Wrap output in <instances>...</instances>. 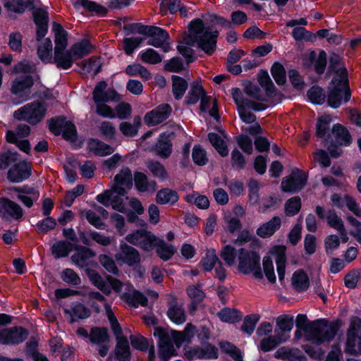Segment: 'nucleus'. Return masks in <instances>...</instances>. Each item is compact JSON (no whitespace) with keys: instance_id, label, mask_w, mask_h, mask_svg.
<instances>
[{"instance_id":"nucleus-36","label":"nucleus","mask_w":361,"mask_h":361,"mask_svg":"<svg viewBox=\"0 0 361 361\" xmlns=\"http://www.w3.org/2000/svg\"><path fill=\"white\" fill-rule=\"evenodd\" d=\"M166 314L170 320L176 324H182L186 321L185 310L176 300L170 302Z\"/></svg>"},{"instance_id":"nucleus-8","label":"nucleus","mask_w":361,"mask_h":361,"mask_svg":"<svg viewBox=\"0 0 361 361\" xmlns=\"http://www.w3.org/2000/svg\"><path fill=\"white\" fill-rule=\"evenodd\" d=\"M29 335L27 329L15 326L0 331V343L3 345H18L25 341Z\"/></svg>"},{"instance_id":"nucleus-63","label":"nucleus","mask_w":361,"mask_h":361,"mask_svg":"<svg viewBox=\"0 0 361 361\" xmlns=\"http://www.w3.org/2000/svg\"><path fill=\"white\" fill-rule=\"evenodd\" d=\"M247 187L249 201L252 204L255 205L259 200V184L257 180L251 178L247 183Z\"/></svg>"},{"instance_id":"nucleus-12","label":"nucleus","mask_w":361,"mask_h":361,"mask_svg":"<svg viewBox=\"0 0 361 361\" xmlns=\"http://www.w3.org/2000/svg\"><path fill=\"white\" fill-rule=\"evenodd\" d=\"M260 256L255 251H248L245 248L238 250V270L244 274H250L253 267L259 264Z\"/></svg>"},{"instance_id":"nucleus-34","label":"nucleus","mask_w":361,"mask_h":361,"mask_svg":"<svg viewBox=\"0 0 361 361\" xmlns=\"http://www.w3.org/2000/svg\"><path fill=\"white\" fill-rule=\"evenodd\" d=\"M64 312L71 315L70 323L71 324L78 319H85L91 314L90 309L81 302H77L71 310H64Z\"/></svg>"},{"instance_id":"nucleus-32","label":"nucleus","mask_w":361,"mask_h":361,"mask_svg":"<svg viewBox=\"0 0 361 361\" xmlns=\"http://www.w3.org/2000/svg\"><path fill=\"white\" fill-rule=\"evenodd\" d=\"M292 285L295 291L302 293L310 286V279L306 272L302 269L295 271L292 276Z\"/></svg>"},{"instance_id":"nucleus-30","label":"nucleus","mask_w":361,"mask_h":361,"mask_svg":"<svg viewBox=\"0 0 361 361\" xmlns=\"http://www.w3.org/2000/svg\"><path fill=\"white\" fill-rule=\"evenodd\" d=\"M74 245L68 240H58L51 247V254L56 259L67 257L73 250Z\"/></svg>"},{"instance_id":"nucleus-62","label":"nucleus","mask_w":361,"mask_h":361,"mask_svg":"<svg viewBox=\"0 0 361 361\" xmlns=\"http://www.w3.org/2000/svg\"><path fill=\"white\" fill-rule=\"evenodd\" d=\"M61 279L66 283L78 286L81 283V279L78 274L72 269H64L61 274Z\"/></svg>"},{"instance_id":"nucleus-23","label":"nucleus","mask_w":361,"mask_h":361,"mask_svg":"<svg viewBox=\"0 0 361 361\" xmlns=\"http://www.w3.org/2000/svg\"><path fill=\"white\" fill-rule=\"evenodd\" d=\"M73 7L77 10L82 7L86 11L98 17H106L109 12L105 6L90 0H77L73 3Z\"/></svg>"},{"instance_id":"nucleus-25","label":"nucleus","mask_w":361,"mask_h":361,"mask_svg":"<svg viewBox=\"0 0 361 361\" xmlns=\"http://www.w3.org/2000/svg\"><path fill=\"white\" fill-rule=\"evenodd\" d=\"M281 219L279 216H274L269 221L261 224L256 231V234L262 238L272 236L281 227Z\"/></svg>"},{"instance_id":"nucleus-60","label":"nucleus","mask_w":361,"mask_h":361,"mask_svg":"<svg viewBox=\"0 0 361 361\" xmlns=\"http://www.w3.org/2000/svg\"><path fill=\"white\" fill-rule=\"evenodd\" d=\"M294 324L293 317L289 314L281 315L276 320V326L281 330L283 335L285 332H290Z\"/></svg>"},{"instance_id":"nucleus-54","label":"nucleus","mask_w":361,"mask_h":361,"mask_svg":"<svg viewBox=\"0 0 361 361\" xmlns=\"http://www.w3.org/2000/svg\"><path fill=\"white\" fill-rule=\"evenodd\" d=\"M130 341L133 348L142 352H147L151 346V340L142 335H131Z\"/></svg>"},{"instance_id":"nucleus-49","label":"nucleus","mask_w":361,"mask_h":361,"mask_svg":"<svg viewBox=\"0 0 361 361\" xmlns=\"http://www.w3.org/2000/svg\"><path fill=\"white\" fill-rule=\"evenodd\" d=\"M259 319L260 317L257 314L246 315L244 317L240 330L248 336H251L253 334Z\"/></svg>"},{"instance_id":"nucleus-55","label":"nucleus","mask_w":361,"mask_h":361,"mask_svg":"<svg viewBox=\"0 0 361 361\" xmlns=\"http://www.w3.org/2000/svg\"><path fill=\"white\" fill-rule=\"evenodd\" d=\"M361 280V268L350 270L344 277V285L349 289H355Z\"/></svg>"},{"instance_id":"nucleus-3","label":"nucleus","mask_w":361,"mask_h":361,"mask_svg":"<svg viewBox=\"0 0 361 361\" xmlns=\"http://www.w3.org/2000/svg\"><path fill=\"white\" fill-rule=\"evenodd\" d=\"M352 96L349 77H333L327 87V104L334 109L348 103Z\"/></svg>"},{"instance_id":"nucleus-2","label":"nucleus","mask_w":361,"mask_h":361,"mask_svg":"<svg viewBox=\"0 0 361 361\" xmlns=\"http://www.w3.org/2000/svg\"><path fill=\"white\" fill-rule=\"evenodd\" d=\"M190 35L185 42L190 47L195 44L199 50L207 55L212 56L217 47V40L219 35L218 30H212L211 26H206L200 18L192 20L188 26Z\"/></svg>"},{"instance_id":"nucleus-45","label":"nucleus","mask_w":361,"mask_h":361,"mask_svg":"<svg viewBox=\"0 0 361 361\" xmlns=\"http://www.w3.org/2000/svg\"><path fill=\"white\" fill-rule=\"evenodd\" d=\"M221 262L216 254L214 249L208 250L205 256L202 258L200 264L205 272L211 271L214 266Z\"/></svg>"},{"instance_id":"nucleus-61","label":"nucleus","mask_w":361,"mask_h":361,"mask_svg":"<svg viewBox=\"0 0 361 361\" xmlns=\"http://www.w3.org/2000/svg\"><path fill=\"white\" fill-rule=\"evenodd\" d=\"M143 42L140 37H126L123 39V50L126 55L131 56L136 48L139 47Z\"/></svg>"},{"instance_id":"nucleus-13","label":"nucleus","mask_w":361,"mask_h":361,"mask_svg":"<svg viewBox=\"0 0 361 361\" xmlns=\"http://www.w3.org/2000/svg\"><path fill=\"white\" fill-rule=\"evenodd\" d=\"M303 65L310 68L314 67V72L321 75L324 73L327 65V54L321 49L317 56V53L314 50H310L308 55L302 59Z\"/></svg>"},{"instance_id":"nucleus-4","label":"nucleus","mask_w":361,"mask_h":361,"mask_svg":"<svg viewBox=\"0 0 361 361\" xmlns=\"http://www.w3.org/2000/svg\"><path fill=\"white\" fill-rule=\"evenodd\" d=\"M47 110L44 103L34 101L15 111L13 116L18 121H25L31 126H37L45 117Z\"/></svg>"},{"instance_id":"nucleus-33","label":"nucleus","mask_w":361,"mask_h":361,"mask_svg":"<svg viewBox=\"0 0 361 361\" xmlns=\"http://www.w3.org/2000/svg\"><path fill=\"white\" fill-rule=\"evenodd\" d=\"M258 82L264 89L268 97H274L278 94V90L271 80L267 71L261 70L258 74Z\"/></svg>"},{"instance_id":"nucleus-51","label":"nucleus","mask_w":361,"mask_h":361,"mask_svg":"<svg viewBox=\"0 0 361 361\" xmlns=\"http://www.w3.org/2000/svg\"><path fill=\"white\" fill-rule=\"evenodd\" d=\"M140 59L149 64H157L161 62L162 56L156 50L148 48L139 54Z\"/></svg>"},{"instance_id":"nucleus-10","label":"nucleus","mask_w":361,"mask_h":361,"mask_svg":"<svg viewBox=\"0 0 361 361\" xmlns=\"http://www.w3.org/2000/svg\"><path fill=\"white\" fill-rule=\"evenodd\" d=\"M116 259L130 267L140 264L141 262L140 254L137 249L128 245L123 240L120 243V250L115 255Z\"/></svg>"},{"instance_id":"nucleus-5","label":"nucleus","mask_w":361,"mask_h":361,"mask_svg":"<svg viewBox=\"0 0 361 361\" xmlns=\"http://www.w3.org/2000/svg\"><path fill=\"white\" fill-rule=\"evenodd\" d=\"M331 132L334 135L335 140L330 138L326 148L331 157L337 159L343 153L341 147H349L353 142V138L347 128L341 123L334 124Z\"/></svg>"},{"instance_id":"nucleus-50","label":"nucleus","mask_w":361,"mask_h":361,"mask_svg":"<svg viewBox=\"0 0 361 361\" xmlns=\"http://www.w3.org/2000/svg\"><path fill=\"white\" fill-rule=\"evenodd\" d=\"M125 73L129 76H136L140 75L146 80L151 78L150 72L145 66L140 63H133L128 65L126 68Z\"/></svg>"},{"instance_id":"nucleus-9","label":"nucleus","mask_w":361,"mask_h":361,"mask_svg":"<svg viewBox=\"0 0 361 361\" xmlns=\"http://www.w3.org/2000/svg\"><path fill=\"white\" fill-rule=\"evenodd\" d=\"M358 333H361V319L358 317H354L350 324L347 331V338L345 345L344 352L352 356H357V351L355 348Z\"/></svg>"},{"instance_id":"nucleus-21","label":"nucleus","mask_w":361,"mask_h":361,"mask_svg":"<svg viewBox=\"0 0 361 361\" xmlns=\"http://www.w3.org/2000/svg\"><path fill=\"white\" fill-rule=\"evenodd\" d=\"M333 73L334 74L333 77L336 78H341L342 75L349 77L343 57L336 52H331L329 55L326 72L327 75Z\"/></svg>"},{"instance_id":"nucleus-26","label":"nucleus","mask_w":361,"mask_h":361,"mask_svg":"<svg viewBox=\"0 0 361 361\" xmlns=\"http://www.w3.org/2000/svg\"><path fill=\"white\" fill-rule=\"evenodd\" d=\"M8 12L23 14L27 8H34V0H1Z\"/></svg>"},{"instance_id":"nucleus-24","label":"nucleus","mask_w":361,"mask_h":361,"mask_svg":"<svg viewBox=\"0 0 361 361\" xmlns=\"http://www.w3.org/2000/svg\"><path fill=\"white\" fill-rule=\"evenodd\" d=\"M75 60L70 49H63L54 52L52 63L59 69L68 70L72 67Z\"/></svg>"},{"instance_id":"nucleus-38","label":"nucleus","mask_w":361,"mask_h":361,"mask_svg":"<svg viewBox=\"0 0 361 361\" xmlns=\"http://www.w3.org/2000/svg\"><path fill=\"white\" fill-rule=\"evenodd\" d=\"M172 92L176 100H180L188 88L187 80L176 75L171 76Z\"/></svg>"},{"instance_id":"nucleus-22","label":"nucleus","mask_w":361,"mask_h":361,"mask_svg":"<svg viewBox=\"0 0 361 361\" xmlns=\"http://www.w3.org/2000/svg\"><path fill=\"white\" fill-rule=\"evenodd\" d=\"M121 300L130 307L137 308L140 305L147 307L148 299L141 291L134 289L131 293L124 292L121 295Z\"/></svg>"},{"instance_id":"nucleus-7","label":"nucleus","mask_w":361,"mask_h":361,"mask_svg":"<svg viewBox=\"0 0 361 361\" xmlns=\"http://www.w3.org/2000/svg\"><path fill=\"white\" fill-rule=\"evenodd\" d=\"M307 178L300 169H293L286 179L281 181V189L285 192L295 193L300 192L307 184Z\"/></svg>"},{"instance_id":"nucleus-28","label":"nucleus","mask_w":361,"mask_h":361,"mask_svg":"<svg viewBox=\"0 0 361 361\" xmlns=\"http://www.w3.org/2000/svg\"><path fill=\"white\" fill-rule=\"evenodd\" d=\"M114 359L117 361H130L132 353L127 338L116 341V345L113 350Z\"/></svg>"},{"instance_id":"nucleus-6","label":"nucleus","mask_w":361,"mask_h":361,"mask_svg":"<svg viewBox=\"0 0 361 361\" xmlns=\"http://www.w3.org/2000/svg\"><path fill=\"white\" fill-rule=\"evenodd\" d=\"M49 131L55 136L62 135L65 140L75 142L78 137L75 124L68 121L64 116H58L49 118L47 121Z\"/></svg>"},{"instance_id":"nucleus-64","label":"nucleus","mask_w":361,"mask_h":361,"mask_svg":"<svg viewBox=\"0 0 361 361\" xmlns=\"http://www.w3.org/2000/svg\"><path fill=\"white\" fill-rule=\"evenodd\" d=\"M99 262L101 265L109 273L114 275H118L119 270L114 262V260L109 255L101 254L99 257Z\"/></svg>"},{"instance_id":"nucleus-44","label":"nucleus","mask_w":361,"mask_h":361,"mask_svg":"<svg viewBox=\"0 0 361 361\" xmlns=\"http://www.w3.org/2000/svg\"><path fill=\"white\" fill-rule=\"evenodd\" d=\"M287 338H283V335H277L276 337L269 336L260 341V350L267 353L276 348L280 343L286 342Z\"/></svg>"},{"instance_id":"nucleus-18","label":"nucleus","mask_w":361,"mask_h":361,"mask_svg":"<svg viewBox=\"0 0 361 361\" xmlns=\"http://www.w3.org/2000/svg\"><path fill=\"white\" fill-rule=\"evenodd\" d=\"M115 185L113 188V192L117 193V196H125L127 193L126 189L123 188L126 186L127 189H131L133 187V176L130 169L126 167L121 169L119 173L114 177Z\"/></svg>"},{"instance_id":"nucleus-53","label":"nucleus","mask_w":361,"mask_h":361,"mask_svg":"<svg viewBox=\"0 0 361 361\" xmlns=\"http://www.w3.org/2000/svg\"><path fill=\"white\" fill-rule=\"evenodd\" d=\"M109 339L107 329L105 327H93L90 331V340L93 343L107 342Z\"/></svg>"},{"instance_id":"nucleus-35","label":"nucleus","mask_w":361,"mask_h":361,"mask_svg":"<svg viewBox=\"0 0 361 361\" xmlns=\"http://www.w3.org/2000/svg\"><path fill=\"white\" fill-rule=\"evenodd\" d=\"M179 200L178 192L169 188L159 190L156 195V202L159 204L174 205Z\"/></svg>"},{"instance_id":"nucleus-47","label":"nucleus","mask_w":361,"mask_h":361,"mask_svg":"<svg viewBox=\"0 0 361 361\" xmlns=\"http://www.w3.org/2000/svg\"><path fill=\"white\" fill-rule=\"evenodd\" d=\"M221 350L228 355L235 361H243V356L241 350L233 343L228 341L219 343Z\"/></svg>"},{"instance_id":"nucleus-20","label":"nucleus","mask_w":361,"mask_h":361,"mask_svg":"<svg viewBox=\"0 0 361 361\" xmlns=\"http://www.w3.org/2000/svg\"><path fill=\"white\" fill-rule=\"evenodd\" d=\"M145 36L149 37L147 44L156 48L161 47L170 38L166 30L154 25H148Z\"/></svg>"},{"instance_id":"nucleus-19","label":"nucleus","mask_w":361,"mask_h":361,"mask_svg":"<svg viewBox=\"0 0 361 361\" xmlns=\"http://www.w3.org/2000/svg\"><path fill=\"white\" fill-rule=\"evenodd\" d=\"M171 135H173V133L163 132L160 133L157 142L153 147V150L161 159H168L172 153Z\"/></svg>"},{"instance_id":"nucleus-43","label":"nucleus","mask_w":361,"mask_h":361,"mask_svg":"<svg viewBox=\"0 0 361 361\" xmlns=\"http://www.w3.org/2000/svg\"><path fill=\"white\" fill-rule=\"evenodd\" d=\"M146 166L154 178H158L161 180H164L168 178L167 171L160 161L149 160L146 163Z\"/></svg>"},{"instance_id":"nucleus-52","label":"nucleus","mask_w":361,"mask_h":361,"mask_svg":"<svg viewBox=\"0 0 361 361\" xmlns=\"http://www.w3.org/2000/svg\"><path fill=\"white\" fill-rule=\"evenodd\" d=\"M302 202L299 196H294L288 199L285 203V213L288 216H293L301 209Z\"/></svg>"},{"instance_id":"nucleus-31","label":"nucleus","mask_w":361,"mask_h":361,"mask_svg":"<svg viewBox=\"0 0 361 361\" xmlns=\"http://www.w3.org/2000/svg\"><path fill=\"white\" fill-rule=\"evenodd\" d=\"M204 88L201 84L200 81H193L190 85V89L186 95L184 103L187 106H192L196 104L200 98L204 94Z\"/></svg>"},{"instance_id":"nucleus-17","label":"nucleus","mask_w":361,"mask_h":361,"mask_svg":"<svg viewBox=\"0 0 361 361\" xmlns=\"http://www.w3.org/2000/svg\"><path fill=\"white\" fill-rule=\"evenodd\" d=\"M23 216V210L18 204L6 197L0 199V217L1 219L20 220Z\"/></svg>"},{"instance_id":"nucleus-16","label":"nucleus","mask_w":361,"mask_h":361,"mask_svg":"<svg viewBox=\"0 0 361 361\" xmlns=\"http://www.w3.org/2000/svg\"><path fill=\"white\" fill-rule=\"evenodd\" d=\"M153 335L158 338V357L160 361H169L171 336L162 326H156Z\"/></svg>"},{"instance_id":"nucleus-14","label":"nucleus","mask_w":361,"mask_h":361,"mask_svg":"<svg viewBox=\"0 0 361 361\" xmlns=\"http://www.w3.org/2000/svg\"><path fill=\"white\" fill-rule=\"evenodd\" d=\"M32 173L31 164L26 160L14 164L7 173V178L11 183H21L30 178Z\"/></svg>"},{"instance_id":"nucleus-48","label":"nucleus","mask_w":361,"mask_h":361,"mask_svg":"<svg viewBox=\"0 0 361 361\" xmlns=\"http://www.w3.org/2000/svg\"><path fill=\"white\" fill-rule=\"evenodd\" d=\"M158 242V245L156 247L157 255L165 262L169 260L176 252L174 246L166 244L162 238H160Z\"/></svg>"},{"instance_id":"nucleus-11","label":"nucleus","mask_w":361,"mask_h":361,"mask_svg":"<svg viewBox=\"0 0 361 361\" xmlns=\"http://www.w3.org/2000/svg\"><path fill=\"white\" fill-rule=\"evenodd\" d=\"M171 112L172 108L169 104H161L146 113L144 121L147 126L153 127L168 119Z\"/></svg>"},{"instance_id":"nucleus-1","label":"nucleus","mask_w":361,"mask_h":361,"mask_svg":"<svg viewBox=\"0 0 361 361\" xmlns=\"http://www.w3.org/2000/svg\"><path fill=\"white\" fill-rule=\"evenodd\" d=\"M295 326L306 333H310V338L317 345L333 341L336 336L340 324L338 321L329 322L326 319H317L310 322L307 315L298 314L295 319Z\"/></svg>"},{"instance_id":"nucleus-58","label":"nucleus","mask_w":361,"mask_h":361,"mask_svg":"<svg viewBox=\"0 0 361 361\" xmlns=\"http://www.w3.org/2000/svg\"><path fill=\"white\" fill-rule=\"evenodd\" d=\"M244 91L247 95L259 102H268L267 97L261 94L260 88L249 80L245 81Z\"/></svg>"},{"instance_id":"nucleus-41","label":"nucleus","mask_w":361,"mask_h":361,"mask_svg":"<svg viewBox=\"0 0 361 361\" xmlns=\"http://www.w3.org/2000/svg\"><path fill=\"white\" fill-rule=\"evenodd\" d=\"M144 233L139 247L145 252H149L157 247L160 238L147 229H145Z\"/></svg>"},{"instance_id":"nucleus-15","label":"nucleus","mask_w":361,"mask_h":361,"mask_svg":"<svg viewBox=\"0 0 361 361\" xmlns=\"http://www.w3.org/2000/svg\"><path fill=\"white\" fill-rule=\"evenodd\" d=\"M30 10V8H28ZM32 11L33 21L36 26V39L41 41L47 34L49 28V13L44 8H34Z\"/></svg>"},{"instance_id":"nucleus-59","label":"nucleus","mask_w":361,"mask_h":361,"mask_svg":"<svg viewBox=\"0 0 361 361\" xmlns=\"http://www.w3.org/2000/svg\"><path fill=\"white\" fill-rule=\"evenodd\" d=\"M19 157L20 154L18 152H13L10 149L0 153V170L7 169L12 163L16 162Z\"/></svg>"},{"instance_id":"nucleus-37","label":"nucleus","mask_w":361,"mask_h":361,"mask_svg":"<svg viewBox=\"0 0 361 361\" xmlns=\"http://www.w3.org/2000/svg\"><path fill=\"white\" fill-rule=\"evenodd\" d=\"M34 84L35 81L32 75H21L18 79L13 82L11 90L12 94L15 95H20L24 90L30 89Z\"/></svg>"},{"instance_id":"nucleus-46","label":"nucleus","mask_w":361,"mask_h":361,"mask_svg":"<svg viewBox=\"0 0 361 361\" xmlns=\"http://www.w3.org/2000/svg\"><path fill=\"white\" fill-rule=\"evenodd\" d=\"M271 74L276 84L282 86L286 82V71L284 66L279 61H275L271 67Z\"/></svg>"},{"instance_id":"nucleus-57","label":"nucleus","mask_w":361,"mask_h":361,"mask_svg":"<svg viewBox=\"0 0 361 361\" xmlns=\"http://www.w3.org/2000/svg\"><path fill=\"white\" fill-rule=\"evenodd\" d=\"M56 226V221L52 216H46L39 221L36 224V231L38 233L46 234L54 230Z\"/></svg>"},{"instance_id":"nucleus-29","label":"nucleus","mask_w":361,"mask_h":361,"mask_svg":"<svg viewBox=\"0 0 361 361\" xmlns=\"http://www.w3.org/2000/svg\"><path fill=\"white\" fill-rule=\"evenodd\" d=\"M331 121V117L324 115L319 117L316 123V135L319 138L324 139V142L326 146L331 138L329 133Z\"/></svg>"},{"instance_id":"nucleus-42","label":"nucleus","mask_w":361,"mask_h":361,"mask_svg":"<svg viewBox=\"0 0 361 361\" xmlns=\"http://www.w3.org/2000/svg\"><path fill=\"white\" fill-rule=\"evenodd\" d=\"M221 321L229 324H235L242 319L241 312L236 309L224 307L217 314Z\"/></svg>"},{"instance_id":"nucleus-56","label":"nucleus","mask_w":361,"mask_h":361,"mask_svg":"<svg viewBox=\"0 0 361 361\" xmlns=\"http://www.w3.org/2000/svg\"><path fill=\"white\" fill-rule=\"evenodd\" d=\"M193 162L200 166H204L208 162L207 152L200 145H195L192 152Z\"/></svg>"},{"instance_id":"nucleus-39","label":"nucleus","mask_w":361,"mask_h":361,"mask_svg":"<svg viewBox=\"0 0 361 361\" xmlns=\"http://www.w3.org/2000/svg\"><path fill=\"white\" fill-rule=\"evenodd\" d=\"M308 100L314 105H322L327 102V94L319 85H314L307 91Z\"/></svg>"},{"instance_id":"nucleus-27","label":"nucleus","mask_w":361,"mask_h":361,"mask_svg":"<svg viewBox=\"0 0 361 361\" xmlns=\"http://www.w3.org/2000/svg\"><path fill=\"white\" fill-rule=\"evenodd\" d=\"M94 49V45L87 38L80 39L70 47L71 52H72L75 60L81 59L89 55Z\"/></svg>"},{"instance_id":"nucleus-40","label":"nucleus","mask_w":361,"mask_h":361,"mask_svg":"<svg viewBox=\"0 0 361 361\" xmlns=\"http://www.w3.org/2000/svg\"><path fill=\"white\" fill-rule=\"evenodd\" d=\"M5 139L8 143L15 145L21 152L27 154H30L31 145L27 139L19 140L15 137V134L11 130H6Z\"/></svg>"}]
</instances>
